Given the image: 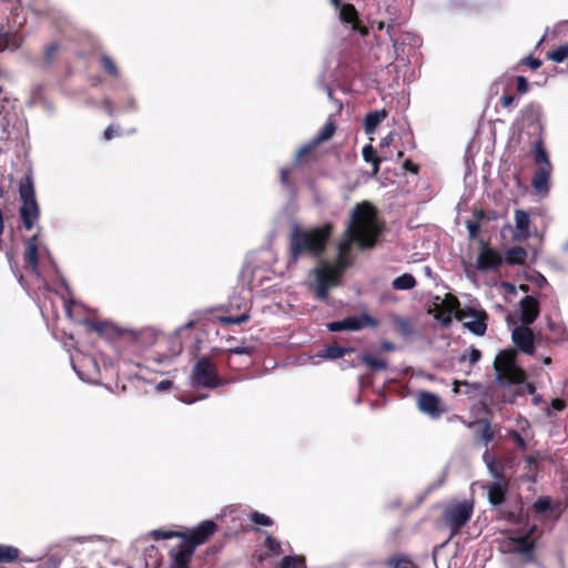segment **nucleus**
<instances>
[{
  "instance_id": "a211bd4d",
  "label": "nucleus",
  "mask_w": 568,
  "mask_h": 568,
  "mask_svg": "<svg viewBox=\"0 0 568 568\" xmlns=\"http://www.w3.org/2000/svg\"><path fill=\"white\" fill-rule=\"evenodd\" d=\"M519 304L521 324H532L540 313L539 302L534 296L526 295Z\"/></svg>"
},
{
  "instance_id": "7c9ffc66",
  "label": "nucleus",
  "mask_w": 568,
  "mask_h": 568,
  "mask_svg": "<svg viewBox=\"0 0 568 568\" xmlns=\"http://www.w3.org/2000/svg\"><path fill=\"white\" fill-rule=\"evenodd\" d=\"M416 284V278L409 273H404L392 282V286L396 291H408L414 288Z\"/></svg>"
},
{
  "instance_id": "f8f14e48",
  "label": "nucleus",
  "mask_w": 568,
  "mask_h": 568,
  "mask_svg": "<svg viewBox=\"0 0 568 568\" xmlns=\"http://www.w3.org/2000/svg\"><path fill=\"white\" fill-rule=\"evenodd\" d=\"M417 405L420 412L434 419L439 418L446 412L440 397L426 390L418 393Z\"/></svg>"
},
{
  "instance_id": "603ef678",
  "label": "nucleus",
  "mask_w": 568,
  "mask_h": 568,
  "mask_svg": "<svg viewBox=\"0 0 568 568\" xmlns=\"http://www.w3.org/2000/svg\"><path fill=\"white\" fill-rule=\"evenodd\" d=\"M515 102H516V97L514 94H509V93L504 94L499 100L500 105L505 109H511L514 106Z\"/></svg>"
},
{
  "instance_id": "dca6fc26",
  "label": "nucleus",
  "mask_w": 568,
  "mask_h": 568,
  "mask_svg": "<svg viewBox=\"0 0 568 568\" xmlns=\"http://www.w3.org/2000/svg\"><path fill=\"white\" fill-rule=\"evenodd\" d=\"M541 108L535 102H530L525 105L520 111V122L523 126L532 128L534 132H538L539 135L542 131L540 123Z\"/></svg>"
},
{
  "instance_id": "052dcab7",
  "label": "nucleus",
  "mask_w": 568,
  "mask_h": 568,
  "mask_svg": "<svg viewBox=\"0 0 568 568\" xmlns=\"http://www.w3.org/2000/svg\"><path fill=\"white\" fill-rule=\"evenodd\" d=\"M551 407L555 410L561 412L566 408V402L561 398H555L551 400Z\"/></svg>"
},
{
  "instance_id": "bb28decb",
  "label": "nucleus",
  "mask_w": 568,
  "mask_h": 568,
  "mask_svg": "<svg viewBox=\"0 0 568 568\" xmlns=\"http://www.w3.org/2000/svg\"><path fill=\"white\" fill-rule=\"evenodd\" d=\"M483 459L486 463L489 473L496 479L495 481H508L505 477V470L501 463L497 462L488 452H485Z\"/></svg>"
},
{
  "instance_id": "e433bc0d",
  "label": "nucleus",
  "mask_w": 568,
  "mask_h": 568,
  "mask_svg": "<svg viewBox=\"0 0 568 568\" xmlns=\"http://www.w3.org/2000/svg\"><path fill=\"white\" fill-rule=\"evenodd\" d=\"M100 63L106 74H109L113 78H119V75H120L119 69L110 55L102 54L100 57Z\"/></svg>"
},
{
  "instance_id": "4468645a",
  "label": "nucleus",
  "mask_w": 568,
  "mask_h": 568,
  "mask_svg": "<svg viewBox=\"0 0 568 568\" xmlns=\"http://www.w3.org/2000/svg\"><path fill=\"white\" fill-rule=\"evenodd\" d=\"M216 530L217 525L213 520H204L189 535L185 534L183 538L196 548V546L204 544Z\"/></svg>"
},
{
  "instance_id": "cd10ccee",
  "label": "nucleus",
  "mask_w": 568,
  "mask_h": 568,
  "mask_svg": "<svg viewBox=\"0 0 568 568\" xmlns=\"http://www.w3.org/2000/svg\"><path fill=\"white\" fill-rule=\"evenodd\" d=\"M470 315H475L476 318H475V321L465 323V326L470 332H473L474 334H476L478 336H483L486 333V329H487V323H486L487 314H486V312L481 311V312L475 313L473 311V314H469L468 316H470Z\"/></svg>"
},
{
  "instance_id": "c9c22d12",
  "label": "nucleus",
  "mask_w": 568,
  "mask_h": 568,
  "mask_svg": "<svg viewBox=\"0 0 568 568\" xmlns=\"http://www.w3.org/2000/svg\"><path fill=\"white\" fill-rule=\"evenodd\" d=\"M506 254L503 257L509 265L524 264L527 258V251H505Z\"/></svg>"
},
{
  "instance_id": "4be33fe9",
  "label": "nucleus",
  "mask_w": 568,
  "mask_h": 568,
  "mask_svg": "<svg viewBox=\"0 0 568 568\" xmlns=\"http://www.w3.org/2000/svg\"><path fill=\"white\" fill-rule=\"evenodd\" d=\"M508 481H494L487 486V497L488 501L493 506H500L506 500V495L508 491Z\"/></svg>"
},
{
  "instance_id": "4d7b16f0",
  "label": "nucleus",
  "mask_w": 568,
  "mask_h": 568,
  "mask_svg": "<svg viewBox=\"0 0 568 568\" xmlns=\"http://www.w3.org/2000/svg\"><path fill=\"white\" fill-rule=\"evenodd\" d=\"M229 354H237V355H251L253 353L252 347H233L227 349Z\"/></svg>"
},
{
  "instance_id": "9b49d317",
  "label": "nucleus",
  "mask_w": 568,
  "mask_h": 568,
  "mask_svg": "<svg viewBox=\"0 0 568 568\" xmlns=\"http://www.w3.org/2000/svg\"><path fill=\"white\" fill-rule=\"evenodd\" d=\"M535 530L536 526H532L525 535L510 538L511 550L519 554L525 562L535 560L536 544L531 539Z\"/></svg>"
},
{
  "instance_id": "f3484780",
  "label": "nucleus",
  "mask_w": 568,
  "mask_h": 568,
  "mask_svg": "<svg viewBox=\"0 0 568 568\" xmlns=\"http://www.w3.org/2000/svg\"><path fill=\"white\" fill-rule=\"evenodd\" d=\"M339 19L343 23L351 24L353 31H356L362 36L368 34V29L359 20L358 11L354 4L344 3L339 10Z\"/></svg>"
},
{
  "instance_id": "6e6d98bb",
  "label": "nucleus",
  "mask_w": 568,
  "mask_h": 568,
  "mask_svg": "<svg viewBox=\"0 0 568 568\" xmlns=\"http://www.w3.org/2000/svg\"><path fill=\"white\" fill-rule=\"evenodd\" d=\"M521 63L526 64L527 67H529L532 70H537L541 67V61L534 57H527V58L523 59Z\"/></svg>"
},
{
  "instance_id": "774afa93",
  "label": "nucleus",
  "mask_w": 568,
  "mask_h": 568,
  "mask_svg": "<svg viewBox=\"0 0 568 568\" xmlns=\"http://www.w3.org/2000/svg\"><path fill=\"white\" fill-rule=\"evenodd\" d=\"M526 387V392L529 394V395H532L535 392H536V387L534 384L531 383H528L525 385Z\"/></svg>"
},
{
  "instance_id": "7ed1b4c3",
  "label": "nucleus",
  "mask_w": 568,
  "mask_h": 568,
  "mask_svg": "<svg viewBox=\"0 0 568 568\" xmlns=\"http://www.w3.org/2000/svg\"><path fill=\"white\" fill-rule=\"evenodd\" d=\"M333 231L334 226L331 222L310 230H304L298 223H294L290 233L291 248H326Z\"/></svg>"
},
{
  "instance_id": "0eeeda50",
  "label": "nucleus",
  "mask_w": 568,
  "mask_h": 568,
  "mask_svg": "<svg viewBox=\"0 0 568 568\" xmlns=\"http://www.w3.org/2000/svg\"><path fill=\"white\" fill-rule=\"evenodd\" d=\"M459 301L453 294H446L445 298L440 303H435L434 307L429 310V313L443 325L449 326L453 316L458 321L464 320L469 314H473L471 308L459 310Z\"/></svg>"
},
{
  "instance_id": "de8ad7c7",
  "label": "nucleus",
  "mask_w": 568,
  "mask_h": 568,
  "mask_svg": "<svg viewBox=\"0 0 568 568\" xmlns=\"http://www.w3.org/2000/svg\"><path fill=\"white\" fill-rule=\"evenodd\" d=\"M508 436L515 442L517 447H519L521 450L527 449V443L525 438L515 429H511L508 432Z\"/></svg>"
},
{
  "instance_id": "393cba45",
  "label": "nucleus",
  "mask_w": 568,
  "mask_h": 568,
  "mask_svg": "<svg viewBox=\"0 0 568 568\" xmlns=\"http://www.w3.org/2000/svg\"><path fill=\"white\" fill-rule=\"evenodd\" d=\"M532 158L537 169H552V164L549 160V155L541 136H539L534 143Z\"/></svg>"
},
{
  "instance_id": "37998d69",
  "label": "nucleus",
  "mask_w": 568,
  "mask_h": 568,
  "mask_svg": "<svg viewBox=\"0 0 568 568\" xmlns=\"http://www.w3.org/2000/svg\"><path fill=\"white\" fill-rule=\"evenodd\" d=\"M534 508L537 513H545L551 509V500L549 497H539L534 503Z\"/></svg>"
},
{
  "instance_id": "f257e3e1",
  "label": "nucleus",
  "mask_w": 568,
  "mask_h": 568,
  "mask_svg": "<svg viewBox=\"0 0 568 568\" xmlns=\"http://www.w3.org/2000/svg\"><path fill=\"white\" fill-rule=\"evenodd\" d=\"M385 231V222L369 201L356 203L349 211L346 227L335 248H374Z\"/></svg>"
},
{
  "instance_id": "4c0bfd02",
  "label": "nucleus",
  "mask_w": 568,
  "mask_h": 568,
  "mask_svg": "<svg viewBox=\"0 0 568 568\" xmlns=\"http://www.w3.org/2000/svg\"><path fill=\"white\" fill-rule=\"evenodd\" d=\"M361 361L362 363L366 364L372 371H385L387 368L386 361L376 358L368 354L362 355Z\"/></svg>"
},
{
  "instance_id": "0e129e2a",
  "label": "nucleus",
  "mask_w": 568,
  "mask_h": 568,
  "mask_svg": "<svg viewBox=\"0 0 568 568\" xmlns=\"http://www.w3.org/2000/svg\"><path fill=\"white\" fill-rule=\"evenodd\" d=\"M8 47V33L0 28V51H3Z\"/></svg>"
},
{
  "instance_id": "49530a36",
  "label": "nucleus",
  "mask_w": 568,
  "mask_h": 568,
  "mask_svg": "<svg viewBox=\"0 0 568 568\" xmlns=\"http://www.w3.org/2000/svg\"><path fill=\"white\" fill-rule=\"evenodd\" d=\"M251 519L256 525H261V526L273 525V520L268 516L261 514L258 511H254L251 516Z\"/></svg>"
},
{
  "instance_id": "423d86ee",
  "label": "nucleus",
  "mask_w": 568,
  "mask_h": 568,
  "mask_svg": "<svg viewBox=\"0 0 568 568\" xmlns=\"http://www.w3.org/2000/svg\"><path fill=\"white\" fill-rule=\"evenodd\" d=\"M474 513V500L464 499L450 504L443 510L442 520L450 530V540L458 535L462 528L470 520Z\"/></svg>"
},
{
  "instance_id": "a19ab883",
  "label": "nucleus",
  "mask_w": 568,
  "mask_h": 568,
  "mask_svg": "<svg viewBox=\"0 0 568 568\" xmlns=\"http://www.w3.org/2000/svg\"><path fill=\"white\" fill-rule=\"evenodd\" d=\"M394 323H395L396 329L400 334L408 336L413 333V325L408 318L397 316V317H395Z\"/></svg>"
},
{
  "instance_id": "2f4dec72",
  "label": "nucleus",
  "mask_w": 568,
  "mask_h": 568,
  "mask_svg": "<svg viewBox=\"0 0 568 568\" xmlns=\"http://www.w3.org/2000/svg\"><path fill=\"white\" fill-rule=\"evenodd\" d=\"M353 352V348L351 347H343L339 345H329L327 346L320 356L328 359H338L344 357L346 354H349Z\"/></svg>"
},
{
  "instance_id": "a18cd8bd",
  "label": "nucleus",
  "mask_w": 568,
  "mask_h": 568,
  "mask_svg": "<svg viewBox=\"0 0 568 568\" xmlns=\"http://www.w3.org/2000/svg\"><path fill=\"white\" fill-rule=\"evenodd\" d=\"M58 50H59L58 43H51L45 48L43 59L47 64H51L53 62Z\"/></svg>"
},
{
  "instance_id": "5701e85b",
  "label": "nucleus",
  "mask_w": 568,
  "mask_h": 568,
  "mask_svg": "<svg viewBox=\"0 0 568 568\" xmlns=\"http://www.w3.org/2000/svg\"><path fill=\"white\" fill-rule=\"evenodd\" d=\"M473 220L466 221V227L469 233V237L475 240L479 237V232L483 223L485 221H490L496 219V215H489L484 210H474Z\"/></svg>"
},
{
  "instance_id": "b1692460",
  "label": "nucleus",
  "mask_w": 568,
  "mask_h": 568,
  "mask_svg": "<svg viewBox=\"0 0 568 568\" xmlns=\"http://www.w3.org/2000/svg\"><path fill=\"white\" fill-rule=\"evenodd\" d=\"M551 172L552 169H536L532 175L531 185L537 193H548Z\"/></svg>"
},
{
  "instance_id": "864d4df0",
  "label": "nucleus",
  "mask_w": 568,
  "mask_h": 568,
  "mask_svg": "<svg viewBox=\"0 0 568 568\" xmlns=\"http://www.w3.org/2000/svg\"><path fill=\"white\" fill-rule=\"evenodd\" d=\"M327 329L329 332H342V331H346V322H345V318L342 320V321H335V322H329L327 323L326 325Z\"/></svg>"
},
{
  "instance_id": "bf43d9fd",
  "label": "nucleus",
  "mask_w": 568,
  "mask_h": 568,
  "mask_svg": "<svg viewBox=\"0 0 568 568\" xmlns=\"http://www.w3.org/2000/svg\"><path fill=\"white\" fill-rule=\"evenodd\" d=\"M119 134H120V133H119V131H118V130H115V129L113 128V125L108 126V128L104 130V132H103V136H104V139H105L106 141H110L111 139H113L115 135H119Z\"/></svg>"
},
{
  "instance_id": "58836bf2",
  "label": "nucleus",
  "mask_w": 568,
  "mask_h": 568,
  "mask_svg": "<svg viewBox=\"0 0 568 568\" xmlns=\"http://www.w3.org/2000/svg\"><path fill=\"white\" fill-rule=\"evenodd\" d=\"M547 59L561 63L568 59V43L561 44L552 51L547 52Z\"/></svg>"
},
{
  "instance_id": "ea45409f",
  "label": "nucleus",
  "mask_w": 568,
  "mask_h": 568,
  "mask_svg": "<svg viewBox=\"0 0 568 568\" xmlns=\"http://www.w3.org/2000/svg\"><path fill=\"white\" fill-rule=\"evenodd\" d=\"M280 568H307L304 557L298 556H285L282 559Z\"/></svg>"
},
{
  "instance_id": "f704fd0d",
  "label": "nucleus",
  "mask_w": 568,
  "mask_h": 568,
  "mask_svg": "<svg viewBox=\"0 0 568 568\" xmlns=\"http://www.w3.org/2000/svg\"><path fill=\"white\" fill-rule=\"evenodd\" d=\"M84 325L89 331L105 335L112 328L110 323L103 321L85 320Z\"/></svg>"
},
{
  "instance_id": "5fc2aeb1",
  "label": "nucleus",
  "mask_w": 568,
  "mask_h": 568,
  "mask_svg": "<svg viewBox=\"0 0 568 568\" xmlns=\"http://www.w3.org/2000/svg\"><path fill=\"white\" fill-rule=\"evenodd\" d=\"M480 357H481L480 351L473 347V348H470L468 355H464L462 357V361H465L467 358L470 364H475L480 359Z\"/></svg>"
},
{
  "instance_id": "20e7f679",
  "label": "nucleus",
  "mask_w": 568,
  "mask_h": 568,
  "mask_svg": "<svg viewBox=\"0 0 568 568\" xmlns=\"http://www.w3.org/2000/svg\"><path fill=\"white\" fill-rule=\"evenodd\" d=\"M19 196L21 205L19 215L26 230H32L40 219V206L36 199L32 173L28 172L19 182Z\"/></svg>"
},
{
  "instance_id": "f03ea898",
  "label": "nucleus",
  "mask_w": 568,
  "mask_h": 568,
  "mask_svg": "<svg viewBox=\"0 0 568 568\" xmlns=\"http://www.w3.org/2000/svg\"><path fill=\"white\" fill-rule=\"evenodd\" d=\"M325 251H292L293 258L296 260L302 253H311L318 258L317 265L311 271L314 282L311 288L315 298L327 301L329 290L341 284L344 273L352 267L355 261L353 251H338V255L334 262L326 261L322 257Z\"/></svg>"
},
{
  "instance_id": "c756f323",
  "label": "nucleus",
  "mask_w": 568,
  "mask_h": 568,
  "mask_svg": "<svg viewBox=\"0 0 568 568\" xmlns=\"http://www.w3.org/2000/svg\"><path fill=\"white\" fill-rule=\"evenodd\" d=\"M386 111H374L366 114L364 120V129L367 134L375 132L376 128L386 118Z\"/></svg>"
},
{
  "instance_id": "72a5a7b5",
  "label": "nucleus",
  "mask_w": 568,
  "mask_h": 568,
  "mask_svg": "<svg viewBox=\"0 0 568 568\" xmlns=\"http://www.w3.org/2000/svg\"><path fill=\"white\" fill-rule=\"evenodd\" d=\"M362 154L366 162L373 164V174H376L381 163V159L376 155V150L371 144H367L363 148Z\"/></svg>"
},
{
  "instance_id": "6e6552de",
  "label": "nucleus",
  "mask_w": 568,
  "mask_h": 568,
  "mask_svg": "<svg viewBox=\"0 0 568 568\" xmlns=\"http://www.w3.org/2000/svg\"><path fill=\"white\" fill-rule=\"evenodd\" d=\"M193 381L196 385L206 388H216L225 384L217 374L215 365L209 357H201L193 367Z\"/></svg>"
},
{
  "instance_id": "e2e57ef3",
  "label": "nucleus",
  "mask_w": 568,
  "mask_h": 568,
  "mask_svg": "<svg viewBox=\"0 0 568 568\" xmlns=\"http://www.w3.org/2000/svg\"><path fill=\"white\" fill-rule=\"evenodd\" d=\"M172 386H173V382L169 381V379H165V381L160 382L156 385V389L160 390V392H165V390L171 389Z\"/></svg>"
},
{
  "instance_id": "c03bdc74",
  "label": "nucleus",
  "mask_w": 568,
  "mask_h": 568,
  "mask_svg": "<svg viewBox=\"0 0 568 568\" xmlns=\"http://www.w3.org/2000/svg\"><path fill=\"white\" fill-rule=\"evenodd\" d=\"M152 535L155 539H170L172 537H185V534L172 531V530H153Z\"/></svg>"
},
{
  "instance_id": "3c124183",
  "label": "nucleus",
  "mask_w": 568,
  "mask_h": 568,
  "mask_svg": "<svg viewBox=\"0 0 568 568\" xmlns=\"http://www.w3.org/2000/svg\"><path fill=\"white\" fill-rule=\"evenodd\" d=\"M291 173H292V168H282L281 172H280L281 183L285 187H288V189L292 187V182L290 180Z\"/></svg>"
},
{
  "instance_id": "09e8293b",
  "label": "nucleus",
  "mask_w": 568,
  "mask_h": 568,
  "mask_svg": "<svg viewBox=\"0 0 568 568\" xmlns=\"http://www.w3.org/2000/svg\"><path fill=\"white\" fill-rule=\"evenodd\" d=\"M250 318V315L246 314V313H243L241 315H237V316H225L222 318V321L224 323H227V324H236V325H240L242 323H245L247 322Z\"/></svg>"
},
{
  "instance_id": "338daca9",
  "label": "nucleus",
  "mask_w": 568,
  "mask_h": 568,
  "mask_svg": "<svg viewBox=\"0 0 568 568\" xmlns=\"http://www.w3.org/2000/svg\"><path fill=\"white\" fill-rule=\"evenodd\" d=\"M395 345L392 342H383L382 343V349L386 352L394 351Z\"/></svg>"
},
{
  "instance_id": "8fccbe9b",
  "label": "nucleus",
  "mask_w": 568,
  "mask_h": 568,
  "mask_svg": "<svg viewBox=\"0 0 568 568\" xmlns=\"http://www.w3.org/2000/svg\"><path fill=\"white\" fill-rule=\"evenodd\" d=\"M516 90L518 93L524 94L529 90V83L524 75H518L516 78Z\"/></svg>"
},
{
  "instance_id": "2eb2a0df",
  "label": "nucleus",
  "mask_w": 568,
  "mask_h": 568,
  "mask_svg": "<svg viewBox=\"0 0 568 568\" xmlns=\"http://www.w3.org/2000/svg\"><path fill=\"white\" fill-rule=\"evenodd\" d=\"M195 548L185 539L180 545L170 550V556L173 559L171 568H189Z\"/></svg>"
},
{
  "instance_id": "69168bd1",
  "label": "nucleus",
  "mask_w": 568,
  "mask_h": 568,
  "mask_svg": "<svg viewBox=\"0 0 568 568\" xmlns=\"http://www.w3.org/2000/svg\"><path fill=\"white\" fill-rule=\"evenodd\" d=\"M503 517L505 519H507L508 521H511V523H517L518 521V516L515 513H513V511L505 513L503 515Z\"/></svg>"
},
{
  "instance_id": "1a4fd4ad",
  "label": "nucleus",
  "mask_w": 568,
  "mask_h": 568,
  "mask_svg": "<svg viewBox=\"0 0 568 568\" xmlns=\"http://www.w3.org/2000/svg\"><path fill=\"white\" fill-rule=\"evenodd\" d=\"M20 251H7V257L11 268L19 271L17 260L19 258ZM23 265L22 268L30 275L36 277L40 276L39 272V251H21Z\"/></svg>"
},
{
  "instance_id": "a878e982",
  "label": "nucleus",
  "mask_w": 568,
  "mask_h": 568,
  "mask_svg": "<svg viewBox=\"0 0 568 568\" xmlns=\"http://www.w3.org/2000/svg\"><path fill=\"white\" fill-rule=\"evenodd\" d=\"M515 233L514 236L516 240H525L529 235V224L530 219L527 212L523 210L515 211Z\"/></svg>"
},
{
  "instance_id": "79ce46f5",
  "label": "nucleus",
  "mask_w": 568,
  "mask_h": 568,
  "mask_svg": "<svg viewBox=\"0 0 568 568\" xmlns=\"http://www.w3.org/2000/svg\"><path fill=\"white\" fill-rule=\"evenodd\" d=\"M265 547L268 549L270 554L272 555H280L282 552V547H281V542L272 537V536H267L265 538Z\"/></svg>"
},
{
  "instance_id": "473e14b6",
  "label": "nucleus",
  "mask_w": 568,
  "mask_h": 568,
  "mask_svg": "<svg viewBox=\"0 0 568 568\" xmlns=\"http://www.w3.org/2000/svg\"><path fill=\"white\" fill-rule=\"evenodd\" d=\"M20 550L9 545H0V564H11L19 559Z\"/></svg>"
},
{
  "instance_id": "aec40b11",
  "label": "nucleus",
  "mask_w": 568,
  "mask_h": 568,
  "mask_svg": "<svg viewBox=\"0 0 568 568\" xmlns=\"http://www.w3.org/2000/svg\"><path fill=\"white\" fill-rule=\"evenodd\" d=\"M503 264L499 251H479L477 268L480 272L498 271Z\"/></svg>"
},
{
  "instance_id": "c85d7f7f",
  "label": "nucleus",
  "mask_w": 568,
  "mask_h": 568,
  "mask_svg": "<svg viewBox=\"0 0 568 568\" xmlns=\"http://www.w3.org/2000/svg\"><path fill=\"white\" fill-rule=\"evenodd\" d=\"M386 566L390 568H419L407 554H395L390 556Z\"/></svg>"
},
{
  "instance_id": "13d9d810",
  "label": "nucleus",
  "mask_w": 568,
  "mask_h": 568,
  "mask_svg": "<svg viewBox=\"0 0 568 568\" xmlns=\"http://www.w3.org/2000/svg\"><path fill=\"white\" fill-rule=\"evenodd\" d=\"M403 168L408 171V172H412L414 174H417L418 173V170H419V166L414 163L412 160H405L404 164H403Z\"/></svg>"
},
{
  "instance_id": "412c9836",
  "label": "nucleus",
  "mask_w": 568,
  "mask_h": 568,
  "mask_svg": "<svg viewBox=\"0 0 568 568\" xmlns=\"http://www.w3.org/2000/svg\"><path fill=\"white\" fill-rule=\"evenodd\" d=\"M346 322V331H359L364 327H377L379 325V321L369 315L368 313H362L359 316H347L345 318Z\"/></svg>"
},
{
  "instance_id": "9d476101",
  "label": "nucleus",
  "mask_w": 568,
  "mask_h": 568,
  "mask_svg": "<svg viewBox=\"0 0 568 568\" xmlns=\"http://www.w3.org/2000/svg\"><path fill=\"white\" fill-rule=\"evenodd\" d=\"M336 132V123L333 116H329L325 122L322 130L314 136L308 143L303 145L296 153L295 161L300 162L305 155L312 150L317 148L320 144L328 141Z\"/></svg>"
},
{
  "instance_id": "680f3d73",
  "label": "nucleus",
  "mask_w": 568,
  "mask_h": 568,
  "mask_svg": "<svg viewBox=\"0 0 568 568\" xmlns=\"http://www.w3.org/2000/svg\"><path fill=\"white\" fill-rule=\"evenodd\" d=\"M41 243L39 242V236L36 234L28 240L27 247L26 248H39Z\"/></svg>"
},
{
  "instance_id": "6ab92c4d",
  "label": "nucleus",
  "mask_w": 568,
  "mask_h": 568,
  "mask_svg": "<svg viewBox=\"0 0 568 568\" xmlns=\"http://www.w3.org/2000/svg\"><path fill=\"white\" fill-rule=\"evenodd\" d=\"M467 427L474 429L476 440L481 442L485 446L491 443L495 438L491 423L487 418L469 422Z\"/></svg>"
},
{
  "instance_id": "ddd939ff",
  "label": "nucleus",
  "mask_w": 568,
  "mask_h": 568,
  "mask_svg": "<svg viewBox=\"0 0 568 568\" xmlns=\"http://www.w3.org/2000/svg\"><path fill=\"white\" fill-rule=\"evenodd\" d=\"M511 338L514 344L523 353L532 355L535 353V336L529 325H519L513 329Z\"/></svg>"
},
{
  "instance_id": "39448f33",
  "label": "nucleus",
  "mask_w": 568,
  "mask_h": 568,
  "mask_svg": "<svg viewBox=\"0 0 568 568\" xmlns=\"http://www.w3.org/2000/svg\"><path fill=\"white\" fill-rule=\"evenodd\" d=\"M494 368L499 384L518 385L526 381V372L516 365V352L504 349L498 353L494 362Z\"/></svg>"
}]
</instances>
